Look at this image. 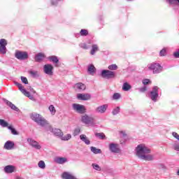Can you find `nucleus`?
<instances>
[{"label": "nucleus", "mask_w": 179, "mask_h": 179, "mask_svg": "<svg viewBox=\"0 0 179 179\" xmlns=\"http://www.w3.org/2000/svg\"><path fill=\"white\" fill-rule=\"evenodd\" d=\"M135 150L138 159H141L144 155H149L151 152L150 149L146 147L145 144H140L137 145Z\"/></svg>", "instance_id": "1"}, {"label": "nucleus", "mask_w": 179, "mask_h": 179, "mask_svg": "<svg viewBox=\"0 0 179 179\" xmlns=\"http://www.w3.org/2000/svg\"><path fill=\"white\" fill-rule=\"evenodd\" d=\"M30 118L41 127H45L47 125V120H45V118L38 113H31L30 115Z\"/></svg>", "instance_id": "2"}, {"label": "nucleus", "mask_w": 179, "mask_h": 179, "mask_svg": "<svg viewBox=\"0 0 179 179\" xmlns=\"http://www.w3.org/2000/svg\"><path fill=\"white\" fill-rule=\"evenodd\" d=\"M148 97L154 103L159 100V87L153 86L152 90L148 93Z\"/></svg>", "instance_id": "3"}, {"label": "nucleus", "mask_w": 179, "mask_h": 179, "mask_svg": "<svg viewBox=\"0 0 179 179\" xmlns=\"http://www.w3.org/2000/svg\"><path fill=\"white\" fill-rule=\"evenodd\" d=\"M101 76L104 79H114L115 78V72L110 70H102Z\"/></svg>", "instance_id": "4"}, {"label": "nucleus", "mask_w": 179, "mask_h": 179, "mask_svg": "<svg viewBox=\"0 0 179 179\" xmlns=\"http://www.w3.org/2000/svg\"><path fill=\"white\" fill-rule=\"evenodd\" d=\"M15 86H17L20 91L23 93L26 97H29L30 100H34V96L27 92L24 87L23 85L17 82L15 83Z\"/></svg>", "instance_id": "5"}, {"label": "nucleus", "mask_w": 179, "mask_h": 179, "mask_svg": "<svg viewBox=\"0 0 179 179\" xmlns=\"http://www.w3.org/2000/svg\"><path fill=\"white\" fill-rule=\"evenodd\" d=\"M81 122L86 125H93L94 124V117L85 114L81 117Z\"/></svg>", "instance_id": "6"}, {"label": "nucleus", "mask_w": 179, "mask_h": 179, "mask_svg": "<svg viewBox=\"0 0 179 179\" xmlns=\"http://www.w3.org/2000/svg\"><path fill=\"white\" fill-rule=\"evenodd\" d=\"M72 108L76 113H78V114H85L86 113V108L83 105H80L79 103H73Z\"/></svg>", "instance_id": "7"}, {"label": "nucleus", "mask_w": 179, "mask_h": 179, "mask_svg": "<svg viewBox=\"0 0 179 179\" xmlns=\"http://www.w3.org/2000/svg\"><path fill=\"white\" fill-rule=\"evenodd\" d=\"M148 69L152 71L153 73H160L163 67H162L159 63H152L148 66Z\"/></svg>", "instance_id": "8"}, {"label": "nucleus", "mask_w": 179, "mask_h": 179, "mask_svg": "<svg viewBox=\"0 0 179 179\" xmlns=\"http://www.w3.org/2000/svg\"><path fill=\"white\" fill-rule=\"evenodd\" d=\"M15 57L17 58V59H20V61H24V59H27V58H29V55L27 53V52L16 50Z\"/></svg>", "instance_id": "9"}, {"label": "nucleus", "mask_w": 179, "mask_h": 179, "mask_svg": "<svg viewBox=\"0 0 179 179\" xmlns=\"http://www.w3.org/2000/svg\"><path fill=\"white\" fill-rule=\"evenodd\" d=\"M27 142L29 143V146H31V148H34L37 150H40V149H41L40 143L31 138H27Z\"/></svg>", "instance_id": "10"}, {"label": "nucleus", "mask_w": 179, "mask_h": 179, "mask_svg": "<svg viewBox=\"0 0 179 179\" xmlns=\"http://www.w3.org/2000/svg\"><path fill=\"white\" fill-rule=\"evenodd\" d=\"M107 108H108V104L99 106L95 108V113L96 114H104L106 113V111H107Z\"/></svg>", "instance_id": "11"}, {"label": "nucleus", "mask_w": 179, "mask_h": 179, "mask_svg": "<svg viewBox=\"0 0 179 179\" xmlns=\"http://www.w3.org/2000/svg\"><path fill=\"white\" fill-rule=\"evenodd\" d=\"M6 45H8V42L6 39H0V53L6 54Z\"/></svg>", "instance_id": "12"}, {"label": "nucleus", "mask_w": 179, "mask_h": 179, "mask_svg": "<svg viewBox=\"0 0 179 179\" xmlns=\"http://www.w3.org/2000/svg\"><path fill=\"white\" fill-rule=\"evenodd\" d=\"M53 69H54V66H52V65L50 64H45L43 66V72L46 73V75H49L50 76H52Z\"/></svg>", "instance_id": "13"}, {"label": "nucleus", "mask_w": 179, "mask_h": 179, "mask_svg": "<svg viewBox=\"0 0 179 179\" xmlns=\"http://www.w3.org/2000/svg\"><path fill=\"white\" fill-rule=\"evenodd\" d=\"M109 150H110L112 153H120V147L118 144L111 143L109 144Z\"/></svg>", "instance_id": "14"}, {"label": "nucleus", "mask_w": 179, "mask_h": 179, "mask_svg": "<svg viewBox=\"0 0 179 179\" xmlns=\"http://www.w3.org/2000/svg\"><path fill=\"white\" fill-rule=\"evenodd\" d=\"M77 98L78 100L87 101V100H90V99H92V95H90V94H78L77 95Z\"/></svg>", "instance_id": "15"}, {"label": "nucleus", "mask_w": 179, "mask_h": 179, "mask_svg": "<svg viewBox=\"0 0 179 179\" xmlns=\"http://www.w3.org/2000/svg\"><path fill=\"white\" fill-rule=\"evenodd\" d=\"M13 148H15V143L12 141H6L3 145V149H6V150H12Z\"/></svg>", "instance_id": "16"}, {"label": "nucleus", "mask_w": 179, "mask_h": 179, "mask_svg": "<svg viewBox=\"0 0 179 179\" xmlns=\"http://www.w3.org/2000/svg\"><path fill=\"white\" fill-rule=\"evenodd\" d=\"M62 178L64 179H78L73 173L71 172H64L62 175Z\"/></svg>", "instance_id": "17"}, {"label": "nucleus", "mask_w": 179, "mask_h": 179, "mask_svg": "<svg viewBox=\"0 0 179 179\" xmlns=\"http://www.w3.org/2000/svg\"><path fill=\"white\" fill-rule=\"evenodd\" d=\"M15 170H16V168L12 165H8L4 167V171L6 174H12V173H15Z\"/></svg>", "instance_id": "18"}, {"label": "nucleus", "mask_w": 179, "mask_h": 179, "mask_svg": "<svg viewBox=\"0 0 179 179\" xmlns=\"http://www.w3.org/2000/svg\"><path fill=\"white\" fill-rule=\"evenodd\" d=\"M55 162L57 163V164H65V163L68 162V159H66V157H57L55 159Z\"/></svg>", "instance_id": "19"}, {"label": "nucleus", "mask_w": 179, "mask_h": 179, "mask_svg": "<svg viewBox=\"0 0 179 179\" xmlns=\"http://www.w3.org/2000/svg\"><path fill=\"white\" fill-rule=\"evenodd\" d=\"M140 159H141L142 160H145L146 162H152V160H154L155 157L150 154H144V155L142 156V157H141Z\"/></svg>", "instance_id": "20"}, {"label": "nucleus", "mask_w": 179, "mask_h": 179, "mask_svg": "<svg viewBox=\"0 0 179 179\" xmlns=\"http://www.w3.org/2000/svg\"><path fill=\"white\" fill-rule=\"evenodd\" d=\"M76 90H79V92L82 90H86V85L82 83H78L74 85Z\"/></svg>", "instance_id": "21"}, {"label": "nucleus", "mask_w": 179, "mask_h": 179, "mask_svg": "<svg viewBox=\"0 0 179 179\" xmlns=\"http://www.w3.org/2000/svg\"><path fill=\"white\" fill-rule=\"evenodd\" d=\"M80 141H82V142H84L85 145H90L91 143L89 137H87V136H86L85 134H80Z\"/></svg>", "instance_id": "22"}, {"label": "nucleus", "mask_w": 179, "mask_h": 179, "mask_svg": "<svg viewBox=\"0 0 179 179\" xmlns=\"http://www.w3.org/2000/svg\"><path fill=\"white\" fill-rule=\"evenodd\" d=\"M44 58H45V55H44V53L42 52H39L35 55L36 62H41V61H43Z\"/></svg>", "instance_id": "23"}, {"label": "nucleus", "mask_w": 179, "mask_h": 179, "mask_svg": "<svg viewBox=\"0 0 179 179\" xmlns=\"http://www.w3.org/2000/svg\"><path fill=\"white\" fill-rule=\"evenodd\" d=\"M48 59L51 61L53 64H55V66L58 67V62H59V59L58 57L53 55L48 57Z\"/></svg>", "instance_id": "24"}, {"label": "nucleus", "mask_w": 179, "mask_h": 179, "mask_svg": "<svg viewBox=\"0 0 179 179\" xmlns=\"http://www.w3.org/2000/svg\"><path fill=\"white\" fill-rule=\"evenodd\" d=\"M52 134H55V136H59V138H61V136H64V133L59 129H53Z\"/></svg>", "instance_id": "25"}, {"label": "nucleus", "mask_w": 179, "mask_h": 179, "mask_svg": "<svg viewBox=\"0 0 179 179\" xmlns=\"http://www.w3.org/2000/svg\"><path fill=\"white\" fill-rule=\"evenodd\" d=\"M6 103L7 106H8V107L11 108V110H14V111H17V113H19V111H20V110H19L18 108L16 107V106H15V104H13L12 102L6 100Z\"/></svg>", "instance_id": "26"}, {"label": "nucleus", "mask_w": 179, "mask_h": 179, "mask_svg": "<svg viewBox=\"0 0 179 179\" xmlns=\"http://www.w3.org/2000/svg\"><path fill=\"white\" fill-rule=\"evenodd\" d=\"M87 71H88V73H90V75H92L93 76V75L96 73V67H94V65L93 64L89 65Z\"/></svg>", "instance_id": "27"}, {"label": "nucleus", "mask_w": 179, "mask_h": 179, "mask_svg": "<svg viewBox=\"0 0 179 179\" xmlns=\"http://www.w3.org/2000/svg\"><path fill=\"white\" fill-rule=\"evenodd\" d=\"M97 51H99V45H97L96 44H93L92 45L90 55H94L96 54V52H97Z\"/></svg>", "instance_id": "28"}, {"label": "nucleus", "mask_w": 179, "mask_h": 179, "mask_svg": "<svg viewBox=\"0 0 179 179\" xmlns=\"http://www.w3.org/2000/svg\"><path fill=\"white\" fill-rule=\"evenodd\" d=\"M131 89H132V86H131L129 83H123L122 90H124V92H128L129 90H131Z\"/></svg>", "instance_id": "29"}, {"label": "nucleus", "mask_w": 179, "mask_h": 179, "mask_svg": "<svg viewBox=\"0 0 179 179\" xmlns=\"http://www.w3.org/2000/svg\"><path fill=\"white\" fill-rule=\"evenodd\" d=\"M90 150L94 155H100L101 154V150L96 147H90Z\"/></svg>", "instance_id": "30"}, {"label": "nucleus", "mask_w": 179, "mask_h": 179, "mask_svg": "<svg viewBox=\"0 0 179 179\" xmlns=\"http://www.w3.org/2000/svg\"><path fill=\"white\" fill-rule=\"evenodd\" d=\"M45 127V129L47 132H52V131L54 130V128H52V127H51V125H50V124H48V122H47V124Z\"/></svg>", "instance_id": "31"}, {"label": "nucleus", "mask_w": 179, "mask_h": 179, "mask_svg": "<svg viewBox=\"0 0 179 179\" xmlns=\"http://www.w3.org/2000/svg\"><path fill=\"white\" fill-rule=\"evenodd\" d=\"M121 110V108L120 106H117L115 108H113L112 111L113 115H117V114H120V111Z\"/></svg>", "instance_id": "32"}, {"label": "nucleus", "mask_w": 179, "mask_h": 179, "mask_svg": "<svg viewBox=\"0 0 179 179\" xmlns=\"http://www.w3.org/2000/svg\"><path fill=\"white\" fill-rule=\"evenodd\" d=\"M95 136L99 139H106V135L104 134V133H96Z\"/></svg>", "instance_id": "33"}, {"label": "nucleus", "mask_w": 179, "mask_h": 179, "mask_svg": "<svg viewBox=\"0 0 179 179\" xmlns=\"http://www.w3.org/2000/svg\"><path fill=\"white\" fill-rule=\"evenodd\" d=\"M108 69H109V71H117L118 66H117V64H110L108 66Z\"/></svg>", "instance_id": "34"}, {"label": "nucleus", "mask_w": 179, "mask_h": 179, "mask_svg": "<svg viewBox=\"0 0 179 179\" xmlns=\"http://www.w3.org/2000/svg\"><path fill=\"white\" fill-rule=\"evenodd\" d=\"M29 74L31 76H32V78H38L39 76L38 71H30Z\"/></svg>", "instance_id": "35"}, {"label": "nucleus", "mask_w": 179, "mask_h": 179, "mask_svg": "<svg viewBox=\"0 0 179 179\" xmlns=\"http://www.w3.org/2000/svg\"><path fill=\"white\" fill-rule=\"evenodd\" d=\"M8 129H10V131H11V134L13 135H19V133L17 132V131H16V129H15V128H13L12 126H8Z\"/></svg>", "instance_id": "36"}, {"label": "nucleus", "mask_w": 179, "mask_h": 179, "mask_svg": "<svg viewBox=\"0 0 179 179\" xmlns=\"http://www.w3.org/2000/svg\"><path fill=\"white\" fill-rule=\"evenodd\" d=\"M92 169H94V170H96V171H101V167H100V166L97 164H92Z\"/></svg>", "instance_id": "37"}, {"label": "nucleus", "mask_w": 179, "mask_h": 179, "mask_svg": "<svg viewBox=\"0 0 179 179\" xmlns=\"http://www.w3.org/2000/svg\"><path fill=\"white\" fill-rule=\"evenodd\" d=\"M49 110L50 112V114H52V115H55V113H57V110H55V107H54L52 105H50L49 106Z\"/></svg>", "instance_id": "38"}, {"label": "nucleus", "mask_w": 179, "mask_h": 179, "mask_svg": "<svg viewBox=\"0 0 179 179\" xmlns=\"http://www.w3.org/2000/svg\"><path fill=\"white\" fill-rule=\"evenodd\" d=\"M62 141H69L72 138V136L70 134H66V136H62L60 137Z\"/></svg>", "instance_id": "39"}, {"label": "nucleus", "mask_w": 179, "mask_h": 179, "mask_svg": "<svg viewBox=\"0 0 179 179\" xmlns=\"http://www.w3.org/2000/svg\"><path fill=\"white\" fill-rule=\"evenodd\" d=\"M0 125L3 128H6L8 124V122L5 121L4 120L0 119Z\"/></svg>", "instance_id": "40"}, {"label": "nucleus", "mask_w": 179, "mask_h": 179, "mask_svg": "<svg viewBox=\"0 0 179 179\" xmlns=\"http://www.w3.org/2000/svg\"><path fill=\"white\" fill-rule=\"evenodd\" d=\"M80 134V128L77 127L73 130V136H78Z\"/></svg>", "instance_id": "41"}, {"label": "nucleus", "mask_w": 179, "mask_h": 179, "mask_svg": "<svg viewBox=\"0 0 179 179\" xmlns=\"http://www.w3.org/2000/svg\"><path fill=\"white\" fill-rule=\"evenodd\" d=\"M38 166L39 167V169H45V162H44V161H40L38 163Z\"/></svg>", "instance_id": "42"}, {"label": "nucleus", "mask_w": 179, "mask_h": 179, "mask_svg": "<svg viewBox=\"0 0 179 179\" xmlns=\"http://www.w3.org/2000/svg\"><path fill=\"white\" fill-rule=\"evenodd\" d=\"M80 36H86L89 34V31L87 29H81L80 31Z\"/></svg>", "instance_id": "43"}, {"label": "nucleus", "mask_w": 179, "mask_h": 179, "mask_svg": "<svg viewBox=\"0 0 179 179\" xmlns=\"http://www.w3.org/2000/svg\"><path fill=\"white\" fill-rule=\"evenodd\" d=\"M113 100H119V99H121V94L120 93H114L113 95Z\"/></svg>", "instance_id": "44"}, {"label": "nucleus", "mask_w": 179, "mask_h": 179, "mask_svg": "<svg viewBox=\"0 0 179 179\" xmlns=\"http://www.w3.org/2000/svg\"><path fill=\"white\" fill-rule=\"evenodd\" d=\"M61 0H50V3L52 6H57L58 5V2H60Z\"/></svg>", "instance_id": "45"}, {"label": "nucleus", "mask_w": 179, "mask_h": 179, "mask_svg": "<svg viewBox=\"0 0 179 179\" xmlns=\"http://www.w3.org/2000/svg\"><path fill=\"white\" fill-rule=\"evenodd\" d=\"M21 80L22 83H24V85H28L29 84V80H27V78L21 76Z\"/></svg>", "instance_id": "46"}, {"label": "nucleus", "mask_w": 179, "mask_h": 179, "mask_svg": "<svg viewBox=\"0 0 179 179\" xmlns=\"http://www.w3.org/2000/svg\"><path fill=\"white\" fill-rule=\"evenodd\" d=\"M173 148L174 150H176V152H179V143H175L173 145Z\"/></svg>", "instance_id": "47"}, {"label": "nucleus", "mask_w": 179, "mask_h": 179, "mask_svg": "<svg viewBox=\"0 0 179 179\" xmlns=\"http://www.w3.org/2000/svg\"><path fill=\"white\" fill-rule=\"evenodd\" d=\"M166 54V49H162L160 52H159V55L160 57H165Z\"/></svg>", "instance_id": "48"}, {"label": "nucleus", "mask_w": 179, "mask_h": 179, "mask_svg": "<svg viewBox=\"0 0 179 179\" xmlns=\"http://www.w3.org/2000/svg\"><path fill=\"white\" fill-rule=\"evenodd\" d=\"M80 48H83L84 50H87L89 47H87V45L86 43H80Z\"/></svg>", "instance_id": "49"}, {"label": "nucleus", "mask_w": 179, "mask_h": 179, "mask_svg": "<svg viewBox=\"0 0 179 179\" xmlns=\"http://www.w3.org/2000/svg\"><path fill=\"white\" fill-rule=\"evenodd\" d=\"M172 136H173L175 139H177V141H179V135L177 134V132L176 131L172 132Z\"/></svg>", "instance_id": "50"}, {"label": "nucleus", "mask_w": 179, "mask_h": 179, "mask_svg": "<svg viewBox=\"0 0 179 179\" xmlns=\"http://www.w3.org/2000/svg\"><path fill=\"white\" fill-rule=\"evenodd\" d=\"M166 2H169L171 5H174L177 3V0H166Z\"/></svg>", "instance_id": "51"}, {"label": "nucleus", "mask_w": 179, "mask_h": 179, "mask_svg": "<svg viewBox=\"0 0 179 179\" xmlns=\"http://www.w3.org/2000/svg\"><path fill=\"white\" fill-rule=\"evenodd\" d=\"M150 83V80H149V79H144L143 80V84L144 85H149Z\"/></svg>", "instance_id": "52"}, {"label": "nucleus", "mask_w": 179, "mask_h": 179, "mask_svg": "<svg viewBox=\"0 0 179 179\" xmlns=\"http://www.w3.org/2000/svg\"><path fill=\"white\" fill-rule=\"evenodd\" d=\"M173 57H175V58H179V48L173 53Z\"/></svg>", "instance_id": "53"}, {"label": "nucleus", "mask_w": 179, "mask_h": 179, "mask_svg": "<svg viewBox=\"0 0 179 179\" xmlns=\"http://www.w3.org/2000/svg\"><path fill=\"white\" fill-rule=\"evenodd\" d=\"M140 92H141L142 93L146 92V90H148V88L146 87H143L141 88H140Z\"/></svg>", "instance_id": "54"}, {"label": "nucleus", "mask_w": 179, "mask_h": 179, "mask_svg": "<svg viewBox=\"0 0 179 179\" xmlns=\"http://www.w3.org/2000/svg\"><path fill=\"white\" fill-rule=\"evenodd\" d=\"M120 135L123 136V138H127V134H125V131H120Z\"/></svg>", "instance_id": "55"}, {"label": "nucleus", "mask_w": 179, "mask_h": 179, "mask_svg": "<svg viewBox=\"0 0 179 179\" xmlns=\"http://www.w3.org/2000/svg\"><path fill=\"white\" fill-rule=\"evenodd\" d=\"M30 92H31V93H33L34 94H36V90H34V89H33V88H31V89H30Z\"/></svg>", "instance_id": "56"}, {"label": "nucleus", "mask_w": 179, "mask_h": 179, "mask_svg": "<svg viewBox=\"0 0 179 179\" xmlns=\"http://www.w3.org/2000/svg\"><path fill=\"white\" fill-rule=\"evenodd\" d=\"M176 174H177V176H178V177H179V169L177 171Z\"/></svg>", "instance_id": "57"}, {"label": "nucleus", "mask_w": 179, "mask_h": 179, "mask_svg": "<svg viewBox=\"0 0 179 179\" xmlns=\"http://www.w3.org/2000/svg\"><path fill=\"white\" fill-rule=\"evenodd\" d=\"M129 2H131V1H132L133 0H127Z\"/></svg>", "instance_id": "58"}]
</instances>
